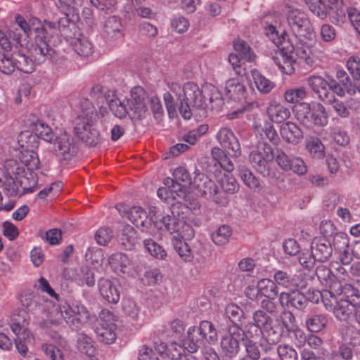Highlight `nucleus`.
I'll return each mask as SVG.
<instances>
[{
	"instance_id": "nucleus-49",
	"label": "nucleus",
	"mask_w": 360,
	"mask_h": 360,
	"mask_svg": "<svg viewBox=\"0 0 360 360\" xmlns=\"http://www.w3.org/2000/svg\"><path fill=\"white\" fill-rule=\"evenodd\" d=\"M20 161L27 168L28 170H34L39 169L40 164L39 158L35 150H20Z\"/></svg>"
},
{
	"instance_id": "nucleus-33",
	"label": "nucleus",
	"mask_w": 360,
	"mask_h": 360,
	"mask_svg": "<svg viewBox=\"0 0 360 360\" xmlns=\"http://www.w3.org/2000/svg\"><path fill=\"white\" fill-rule=\"evenodd\" d=\"M0 187L3 188L6 195L15 196L18 195V184L17 180L14 179L8 170L6 173L0 170Z\"/></svg>"
},
{
	"instance_id": "nucleus-40",
	"label": "nucleus",
	"mask_w": 360,
	"mask_h": 360,
	"mask_svg": "<svg viewBox=\"0 0 360 360\" xmlns=\"http://www.w3.org/2000/svg\"><path fill=\"white\" fill-rule=\"evenodd\" d=\"M356 307L348 302L340 301L333 308L335 316L340 321H347L351 316L354 318Z\"/></svg>"
},
{
	"instance_id": "nucleus-18",
	"label": "nucleus",
	"mask_w": 360,
	"mask_h": 360,
	"mask_svg": "<svg viewBox=\"0 0 360 360\" xmlns=\"http://www.w3.org/2000/svg\"><path fill=\"white\" fill-rule=\"evenodd\" d=\"M303 291L282 292L278 295L280 304L284 308H293L303 310L308 306L302 293Z\"/></svg>"
},
{
	"instance_id": "nucleus-15",
	"label": "nucleus",
	"mask_w": 360,
	"mask_h": 360,
	"mask_svg": "<svg viewBox=\"0 0 360 360\" xmlns=\"http://www.w3.org/2000/svg\"><path fill=\"white\" fill-rule=\"evenodd\" d=\"M129 108L133 112L134 118L140 119L146 112V92L141 86L131 90V98L127 101Z\"/></svg>"
},
{
	"instance_id": "nucleus-44",
	"label": "nucleus",
	"mask_w": 360,
	"mask_h": 360,
	"mask_svg": "<svg viewBox=\"0 0 360 360\" xmlns=\"http://www.w3.org/2000/svg\"><path fill=\"white\" fill-rule=\"evenodd\" d=\"M207 99L209 101L207 108L213 110L219 111L224 105L221 93L213 86H209L207 93Z\"/></svg>"
},
{
	"instance_id": "nucleus-37",
	"label": "nucleus",
	"mask_w": 360,
	"mask_h": 360,
	"mask_svg": "<svg viewBox=\"0 0 360 360\" xmlns=\"http://www.w3.org/2000/svg\"><path fill=\"white\" fill-rule=\"evenodd\" d=\"M271 120L276 123H281L289 118L290 115V110L279 104H271L267 109Z\"/></svg>"
},
{
	"instance_id": "nucleus-43",
	"label": "nucleus",
	"mask_w": 360,
	"mask_h": 360,
	"mask_svg": "<svg viewBox=\"0 0 360 360\" xmlns=\"http://www.w3.org/2000/svg\"><path fill=\"white\" fill-rule=\"evenodd\" d=\"M233 233L232 228L227 225H221L212 234V240L217 245H223L229 241Z\"/></svg>"
},
{
	"instance_id": "nucleus-58",
	"label": "nucleus",
	"mask_w": 360,
	"mask_h": 360,
	"mask_svg": "<svg viewBox=\"0 0 360 360\" xmlns=\"http://www.w3.org/2000/svg\"><path fill=\"white\" fill-rule=\"evenodd\" d=\"M87 261H89L93 265L96 266H101L104 261V255L101 248L96 247H90L85 254Z\"/></svg>"
},
{
	"instance_id": "nucleus-17",
	"label": "nucleus",
	"mask_w": 360,
	"mask_h": 360,
	"mask_svg": "<svg viewBox=\"0 0 360 360\" xmlns=\"http://www.w3.org/2000/svg\"><path fill=\"white\" fill-rule=\"evenodd\" d=\"M311 252L317 262H325L331 257L333 247L325 237H316L311 243Z\"/></svg>"
},
{
	"instance_id": "nucleus-13",
	"label": "nucleus",
	"mask_w": 360,
	"mask_h": 360,
	"mask_svg": "<svg viewBox=\"0 0 360 360\" xmlns=\"http://www.w3.org/2000/svg\"><path fill=\"white\" fill-rule=\"evenodd\" d=\"M335 76L336 79L331 77V91L340 97L345 96V92L350 95L356 92V88L354 85L353 80H351L345 70H338Z\"/></svg>"
},
{
	"instance_id": "nucleus-21",
	"label": "nucleus",
	"mask_w": 360,
	"mask_h": 360,
	"mask_svg": "<svg viewBox=\"0 0 360 360\" xmlns=\"http://www.w3.org/2000/svg\"><path fill=\"white\" fill-rule=\"evenodd\" d=\"M27 50L23 48L13 50V60L16 69L24 73H31L34 70V61L27 54Z\"/></svg>"
},
{
	"instance_id": "nucleus-63",
	"label": "nucleus",
	"mask_w": 360,
	"mask_h": 360,
	"mask_svg": "<svg viewBox=\"0 0 360 360\" xmlns=\"http://www.w3.org/2000/svg\"><path fill=\"white\" fill-rule=\"evenodd\" d=\"M122 311L124 314L133 320H136L139 317L140 309L136 303L131 299H124L122 302Z\"/></svg>"
},
{
	"instance_id": "nucleus-60",
	"label": "nucleus",
	"mask_w": 360,
	"mask_h": 360,
	"mask_svg": "<svg viewBox=\"0 0 360 360\" xmlns=\"http://www.w3.org/2000/svg\"><path fill=\"white\" fill-rule=\"evenodd\" d=\"M174 247L180 257L185 262H191L193 259L192 250L187 243L176 240L175 243H174Z\"/></svg>"
},
{
	"instance_id": "nucleus-12",
	"label": "nucleus",
	"mask_w": 360,
	"mask_h": 360,
	"mask_svg": "<svg viewBox=\"0 0 360 360\" xmlns=\"http://www.w3.org/2000/svg\"><path fill=\"white\" fill-rule=\"evenodd\" d=\"M239 333H237L233 325L228 327L226 333L222 335L220 341L221 349L226 357L233 358L236 356L240 351Z\"/></svg>"
},
{
	"instance_id": "nucleus-14",
	"label": "nucleus",
	"mask_w": 360,
	"mask_h": 360,
	"mask_svg": "<svg viewBox=\"0 0 360 360\" xmlns=\"http://www.w3.org/2000/svg\"><path fill=\"white\" fill-rule=\"evenodd\" d=\"M193 180L188 171L184 167H179L174 169L173 179L167 178L165 179V185L172 187L173 191H179L182 194L190 185L193 184Z\"/></svg>"
},
{
	"instance_id": "nucleus-47",
	"label": "nucleus",
	"mask_w": 360,
	"mask_h": 360,
	"mask_svg": "<svg viewBox=\"0 0 360 360\" xmlns=\"http://www.w3.org/2000/svg\"><path fill=\"white\" fill-rule=\"evenodd\" d=\"M225 312L231 322V325H240L245 319L243 309L234 303L229 304L225 309Z\"/></svg>"
},
{
	"instance_id": "nucleus-34",
	"label": "nucleus",
	"mask_w": 360,
	"mask_h": 360,
	"mask_svg": "<svg viewBox=\"0 0 360 360\" xmlns=\"http://www.w3.org/2000/svg\"><path fill=\"white\" fill-rule=\"evenodd\" d=\"M272 60L279 69L286 74H290L293 70L292 63H294V60L291 53L277 51L275 52V55L272 57Z\"/></svg>"
},
{
	"instance_id": "nucleus-9",
	"label": "nucleus",
	"mask_w": 360,
	"mask_h": 360,
	"mask_svg": "<svg viewBox=\"0 0 360 360\" xmlns=\"http://www.w3.org/2000/svg\"><path fill=\"white\" fill-rule=\"evenodd\" d=\"M35 44L30 49L32 57L34 63L39 64L45 61L46 56H51L53 50L51 49L46 41V30L44 26L36 28Z\"/></svg>"
},
{
	"instance_id": "nucleus-61",
	"label": "nucleus",
	"mask_w": 360,
	"mask_h": 360,
	"mask_svg": "<svg viewBox=\"0 0 360 360\" xmlns=\"http://www.w3.org/2000/svg\"><path fill=\"white\" fill-rule=\"evenodd\" d=\"M307 96V91L304 87L296 89H290L285 91L284 94L285 100L291 103H298Z\"/></svg>"
},
{
	"instance_id": "nucleus-64",
	"label": "nucleus",
	"mask_w": 360,
	"mask_h": 360,
	"mask_svg": "<svg viewBox=\"0 0 360 360\" xmlns=\"http://www.w3.org/2000/svg\"><path fill=\"white\" fill-rule=\"evenodd\" d=\"M39 235L51 245L59 244L62 240V232L58 229H49L45 233L40 231Z\"/></svg>"
},
{
	"instance_id": "nucleus-53",
	"label": "nucleus",
	"mask_w": 360,
	"mask_h": 360,
	"mask_svg": "<svg viewBox=\"0 0 360 360\" xmlns=\"http://www.w3.org/2000/svg\"><path fill=\"white\" fill-rule=\"evenodd\" d=\"M233 47L239 55L248 62H252L255 59V54L248 43L242 39H237L233 42Z\"/></svg>"
},
{
	"instance_id": "nucleus-4",
	"label": "nucleus",
	"mask_w": 360,
	"mask_h": 360,
	"mask_svg": "<svg viewBox=\"0 0 360 360\" xmlns=\"http://www.w3.org/2000/svg\"><path fill=\"white\" fill-rule=\"evenodd\" d=\"M217 138L221 146L227 150L226 155L219 165L224 170L230 173L234 169L235 165L229 156L233 158L239 157L241 155L240 145L237 137L229 128L221 129Z\"/></svg>"
},
{
	"instance_id": "nucleus-30",
	"label": "nucleus",
	"mask_w": 360,
	"mask_h": 360,
	"mask_svg": "<svg viewBox=\"0 0 360 360\" xmlns=\"http://www.w3.org/2000/svg\"><path fill=\"white\" fill-rule=\"evenodd\" d=\"M114 326V325L109 323H106V325L104 323H101V325L95 324L94 331L98 340L107 345L113 343L116 340Z\"/></svg>"
},
{
	"instance_id": "nucleus-50",
	"label": "nucleus",
	"mask_w": 360,
	"mask_h": 360,
	"mask_svg": "<svg viewBox=\"0 0 360 360\" xmlns=\"http://www.w3.org/2000/svg\"><path fill=\"white\" fill-rule=\"evenodd\" d=\"M198 330L204 339L209 342H215L217 340L218 335L214 324L209 321H202L200 323Z\"/></svg>"
},
{
	"instance_id": "nucleus-39",
	"label": "nucleus",
	"mask_w": 360,
	"mask_h": 360,
	"mask_svg": "<svg viewBox=\"0 0 360 360\" xmlns=\"http://www.w3.org/2000/svg\"><path fill=\"white\" fill-rule=\"evenodd\" d=\"M119 242L124 249L132 250L137 243L134 229L130 226H125L119 236Z\"/></svg>"
},
{
	"instance_id": "nucleus-23",
	"label": "nucleus",
	"mask_w": 360,
	"mask_h": 360,
	"mask_svg": "<svg viewBox=\"0 0 360 360\" xmlns=\"http://www.w3.org/2000/svg\"><path fill=\"white\" fill-rule=\"evenodd\" d=\"M12 323L11 328L16 335L22 334L23 338L27 335V326L29 325V315L25 309L16 310L11 317Z\"/></svg>"
},
{
	"instance_id": "nucleus-62",
	"label": "nucleus",
	"mask_w": 360,
	"mask_h": 360,
	"mask_svg": "<svg viewBox=\"0 0 360 360\" xmlns=\"http://www.w3.org/2000/svg\"><path fill=\"white\" fill-rule=\"evenodd\" d=\"M109 108L113 115L120 119L126 117L129 110L126 105L118 98L111 99L109 102Z\"/></svg>"
},
{
	"instance_id": "nucleus-52",
	"label": "nucleus",
	"mask_w": 360,
	"mask_h": 360,
	"mask_svg": "<svg viewBox=\"0 0 360 360\" xmlns=\"http://www.w3.org/2000/svg\"><path fill=\"white\" fill-rule=\"evenodd\" d=\"M257 285L262 297H276L278 295V288L276 283L269 279H261L257 282Z\"/></svg>"
},
{
	"instance_id": "nucleus-16",
	"label": "nucleus",
	"mask_w": 360,
	"mask_h": 360,
	"mask_svg": "<svg viewBox=\"0 0 360 360\" xmlns=\"http://www.w3.org/2000/svg\"><path fill=\"white\" fill-rule=\"evenodd\" d=\"M331 77L327 76L326 79L320 76H310L307 78V84L311 90L318 95L320 100L324 102L326 100L331 98V95L334 94L331 91L330 84Z\"/></svg>"
},
{
	"instance_id": "nucleus-29",
	"label": "nucleus",
	"mask_w": 360,
	"mask_h": 360,
	"mask_svg": "<svg viewBox=\"0 0 360 360\" xmlns=\"http://www.w3.org/2000/svg\"><path fill=\"white\" fill-rule=\"evenodd\" d=\"M75 348L81 353L93 356L95 349L93 346V341L90 337L84 333H78L73 338Z\"/></svg>"
},
{
	"instance_id": "nucleus-28",
	"label": "nucleus",
	"mask_w": 360,
	"mask_h": 360,
	"mask_svg": "<svg viewBox=\"0 0 360 360\" xmlns=\"http://www.w3.org/2000/svg\"><path fill=\"white\" fill-rule=\"evenodd\" d=\"M249 160L258 173L261 174L263 176L274 178L275 175L270 169L271 160L264 159L259 153H250Z\"/></svg>"
},
{
	"instance_id": "nucleus-48",
	"label": "nucleus",
	"mask_w": 360,
	"mask_h": 360,
	"mask_svg": "<svg viewBox=\"0 0 360 360\" xmlns=\"http://www.w3.org/2000/svg\"><path fill=\"white\" fill-rule=\"evenodd\" d=\"M143 245L148 252L153 257L162 260L166 259L167 255L166 250L154 240L151 238L144 240Z\"/></svg>"
},
{
	"instance_id": "nucleus-19",
	"label": "nucleus",
	"mask_w": 360,
	"mask_h": 360,
	"mask_svg": "<svg viewBox=\"0 0 360 360\" xmlns=\"http://www.w3.org/2000/svg\"><path fill=\"white\" fill-rule=\"evenodd\" d=\"M183 346L190 353L197 352L199 349L205 347L204 336L202 335L198 328L196 327H190L187 331V336L182 340Z\"/></svg>"
},
{
	"instance_id": "nucleus-38",
	"label": "nucleus",
	"mask_w": 360,
	"mask_h": 360,
	"mask_svg": "<svg viewBox=\"0 0 360 360\" xmlns=\"http://www.w3.org/2000/svg\"><path fill=\"white\" fill-rule=\"evenodd\" d=\"M339 300L348 302L356 307L360 305V291L352 284L346 283L343 285V292Z\"/></svg>"
},
{
	"instance_id": "nucleus-3",
	"label": "nucleus",
	"mask_w": 360,
	"mask_h": 360,
	"mask_svg": "<svg viewBox=\"0 0 360 360\" xmlns=\"http://www.w3.org/2000/svg\"><path fill=\"white\" fill-rule=\"evenodd\" d=\"M294 112L297 120L307 127H324L328 124V115L320 103H300L294 107Z\"/></svg>"
},
{
	"instance_id": "nucleus-54",
	"label": "nucleus",
	"mask_w": 360,
	"mask_h": 360,
	"mask_svg": "<svg viewBox=\"0 0 360 360\" xmlns=\"http://www.w3.org/2000/svg\"><path fill=\"white\" fill-rule=\"evenodd\" d=\"M342 4L337 5V6L330 7L327 10V16H329L330 21L335 24L343 23L346 20V12L347 13V8H343Z\"/></svg>"
},
{
	"instance_id": "nucleus-56",
	"label": "nucleus",
	"mask_w": 360,
	"mask_h": 360,
	"mask_svg": "<svg viewBox=\"0 0 360 360\" xmlns=\"http://www.w3.org/2000/svg\"><path fill=\"white\" fill-rule=\"evenodd\" d=\"M306 148L314 158H320L323 156L324 146L317 137H311L307 142Z\"/></svg>"
},
{
	"instance_id": "nucleus-2",
	"label": "nucleus",
	"mask_w": 360,
	"mask_h": 360,
	"mask_svg": "<svg viewBox=\"0 0 360 360\" xmlns=\"http://www.w3.org/2000/svg\"><path fill=\"white\" fill-rule=\"evenodd\" d=\"M208 86L200 88L193 82H186L181 89L182 94H176L179 101V110L185 120L192 117L193 110L207 107L206 100Z\"/></svg>"
},
{
	"instance_id": "nucleus-57",
	"label": "nucleus",
	"mask_w": 360,
	"mask_h": 360,
	"mask_svg": "<svg viewBox=\"0 0 360 360\" xmlns=\"http://www.w3.org/2000/svg\"><path fill=\"white\" fill-rule=\"evenodd\" d=\"M288 289L289 291H303L307 288L308 282L302 274H292Z\"/></svg>"
},
{
	"instance_id": "nucleus-6",
	"label": "nucleus",
	"mask_w": 360,
	"mask_h": 360,
	"mask_svg": "<svg viewBox=\"0 0 360 360\" xmlns=\"http://www.w3.org/2000/svg\"><path fill=\"white\" fill-rule=\"evenodd\" d=\"M193 185L202 196L209 195L217 204L226 206L229 203V199L226 195L219 192L215 183L207 176L203 174L195 176L193 179Z\"/></svg>"
},
{
	"instance_id": "nucleus-42",
	"label": "nucleus",
	"mask_w": 360,
	"mask_h": 360,
	"mask_svg": "<svg viewBox=\"0 0 360 360\" xmlns=\"http://www.w3.org/2000/svg\"><path fill=\"white\" fill-rule=\"evenodd\" d=\"M34 134L38 136V140L41 139L49 143H52L57 140V137L54 135L50 127L42 121L37 120L34 123Z\"/></svg>"
},
{
	"instance_id": "nucleus-1",
	"label": "nucleus",
	"mask_w": 360,
	"mask_h": 360,
	"mask_svg": "<svg viewBox=\"0 0 360 360\" xmlns=\"http://www.w3.org/2000/svg\"><path fill=\"white\" fill-rule=\"evenodd\" d=\"M79 111L73 117L71 124L72 133L79 141L91 147H95L102 141L97 128L98 115L93 103L82 98L79 104Z\"/></svg>"
},
{
	"instance_id": "nucleus-59",
	"label": "nucleus",
	"mask_w": 360,
	"mask_h": 360,
	"mask_svg": "<svg viewBox=\"0 0 360 360\" xmlns=\"http://www.w3.org/2000/svg\"><path fill=\"white\" fill-rule=\"evenodd\" d=\"M84 0H69V27L71 23H79V10Z\"/></svg>"
},
{
	"instance_id": "nucleus-20",
	"label": "nucleus",
	"mask_w": 360,
	"mask_h": 360,
	"mask_svg": "<svg viewBox=\"0 0 360 360\" xmlns=\"http://www.w3.org/2000/svg\"><path fill=\"white\" fill-rule=\"evenodd\" d=\"M69 278L79 285L86 284L88 286H93L95 283L94 272L87 266L71 267L69 271Z\"/></svg>"
},
{
	"instance_id": "nucleus-7",
	"label": "nucleus",
	"mask_w": 360,
	"mask_h": 360,
	"mask_svg": "<svg viewBox=\"0 0 360 360\" xmlns=\"http://www.w3.org/2000/svg\"><path fill=\"white\" fill-rule=\"evenodd\" d=\"M31 29L23 17L15 16V22L7 30V37L10 42V49L14 50L22 48V39L25 40L29 37Z\"/></svg>"
},
{
	"instance_id": "nucleus-24",
	"label": "nucleus",
	"mask_w": 360,
	"mask_h": 360,
	"mask_svg": "<svg viewBox=\"0 0 360 360\" xmlns=\"http://www.w3.org/2000/svg\"><path fill=\"white\" fill-rule=\"evenodd\" d=\"M280 133L283 139L293 144L297 143L303 138L302 131L291 122L283 123L281 126Z\"/></svg>"
},
{
	"instance_id": "nucleus-27",
	"label": "nucleus",
	"mask_w": 360,
	"mask_h": 360,
	"mask_svg": "<svg viewBox=\"0 0 360 360\" xmlns=\"http://www.w3.org/2000/svg\"><path fill=\"white\" fill-rule=\"evenodd\" d=\"M103 31L107 36L112 39L120 38L123 36V27L120 18L112 15L104 22Z\"/></svg>"
},
{
	"instance_id": "nucleus-26",
	"label": "nucleus",
	"mask_w": 360,
	"mask_h": 360,
	"mask_svg": "<svg viewBox=\"0 0 360 360\" xmlns=\"http://www.w3.org/2000/svg\"><path fill=\"white\" fill-rule=\"evenodd\" d=\"M226 95L234 101H240L246 97V89L243 84L231 79L226 82Z\"/></svg>"
},
{
	"instance_id": "nucleus-5",
	"label": "nucleus",
	"mask_w": 360,
	"mask_h": 360,
	"mask_svg": "<svg viewBox=\"0 0 360 360\" xmlns=\"http://www.w3.org/2000/svg\"><path fill=\"white\" fill-rule=\"evenodd\" d=\"M288 25L300 41H313L316 37L312 24L307 15L300 10L290 11L287 17Z\"/></svg>"
},
{
	"instance_id": "nucleus-35",
	"label": "nucleus",
	"mask_w": 360,
	"mask_h": 360,
	"mask_svg": "<svg viewBox=\"0 0 360 360\" xmlns=\"http://www.w3.org/2000/svg\"><path fill=\"white\" fill-rule=\"evenodd\" d=\"M251 75L255 84L260 93L267 94L275 87V84L264 76L259 70H252Z\"/></svg>"
},
{
	"instance_id": "nucleus-25",
	"label": "nucleus",
	"mask_w": 360,
	"mask_h": 360,
	"mask_svg": "<svg viewBox=\"0 0 360 360\" xmlns=\"http://www.w3.org/2000/svg\"><path fill=\"white\" fill-rule=\"evenodd\" d=\"M233 326L243 342L255 341L263 334L261 329H259L251 321L247 323L243 328H242L241 324Z\"/></svg>"
},
{
	"instance_id": "nucleus-8",
	"label": "nucleus",
	"mask_w": 360,
	"mask_h": 360,
	"mask_svg": "<svg viewBox=\"0 0 360 360\" xmlns=\"http://www.w3.org/2000/svg\"><path fill=\"white\" fill-rule=\"evenodd\" d=\"M79 23H71L69 28V43L74 51L82 57H88L93 53V46L89 39L80 32Z\"/></svg>"
},
{
	"instance_id": "nucleus-32",
	"label": "nucleus",
	"mask_w": 360,
	"mask_h": 360,
	"mask_svg": "<svg viewBox=\"0 0 360 360\" xmlns=\"http://www.w3.org/2000/svg\"><path fill=\"white\" fill-rule=\"evenodd\" d=\"M18 144L21 150H36L39 146L38 136L30 131H22L18 134Z\"/></svg>"
},
{
	"instance_id": "nucleus-11",
	"label": "nucleus",
	"mask_w": 360,
	"mask_h": 360,
	"mask_svg": "<svg viewBox=\"0 0 360 360\" xmlns=\"http://www.w3.org/2000/svg\"><path fill=\"white\" fill-rule=\"evenodd\" d=\"M90 319V313L80 301L69 303V328L77 331Z\"/></svg>"
},
{
	"instance_id": "nucleus-31",
	"label": "nucleus",
	"mask_w": 360,
	"mask_h": 360,
	"mask_svg": "<svg viewBox=\"0 0 360 360\" xmlns=\"http://www.w3.org/2000/svg\"><path fill=\"white\" fill-rule=\"evenodd\" d=\"M284 328H286L288 331H290L289 325L284 320L282 321L281 323H271L269 325L264 331L266 336L268 342L275 344L278 342L284 333Z\"/></svg>"
},
{
	"instance_id": "nucleus-55",
	"label": "nucleus",
	"mask_w": 360,
	"mask_h": 360,
	"mask_svg": "<svg viewBox=\"0 0 360 360\" xmlns=\"http://www.w3.org/2000/svg\"><path fill=\"white\" fill-rule=\"evenodd\" d=\"M219 185L223 190L221 192L233 194L236 193L239 189V184L236 179L231 174H225L219 181Z\"/></svg>"
},
{
	"instance_id": "nucleus-10",
	"label": "nucleus",
	"mask_w": 360,
	"mask_h": 360,
	"mask_svg": "<svg viewBox=\"0 0 360 360\" xmlns=\"http://www.w3.org/2000/svg\"><path fill=\"white\" fill-rule=\"evenodd\" d=\"M179 208V203L173 204L172 207V216L165 215L161 218V224L158 226V229L161 231H167L170 233L175 232L181 233L186 231L188 237H192L194 235L193 229L184 221L175 218L174 213L175 209Z\"/></svg>"
},
{
	"instance_id": "nucleus-45",
	"label": "nucleus",
	"mask_w": 360,
	"mask_h": 360,
	"mask_svg": "<svg viewBox=\"0 0 360 360\" xmlns=\"http://www.w3.org/2000/svg\"><path fill=\"white\" fill-rule=\"evenodd\" d=\"M347 68L351 74L354 86L360 93V58L351 56L347 61Z\"/></svg>"
},
{
	"instance_id": "nucleus-36",
	"label": "nucleus",
	"mask_w": 360,
	"mask_h": 360,
	"mask_svg": "<svg viewBox=\"0 0 360 360\" xmlns=\"http://www.w3.org/2000/svg\"><path fill=\"white\" fill-rule=\"evenodd\" d=\"M328 323L327 316L323 314L310 315L305 321L307 329L313 333H318L324 329Z\"/></svg>"
},
{
	"instance_id": "nucleus-46",
	"label": "nucleus",
	"mask_w": 360,
	"mask_h": 360,
	"mask_svg": "<svg viewBox=\"0 0 360 360\" xmlns=\"http://www.w3.org/2000/svg\"><path fill=\"white\" fill-rule=\"evenodd\" d=\"M238 171L240 179L244 184L251 189H256L260 186L259 179L245 165H239Z\"/></svg>"
},
{
	"instance_id": "nucleus-22",
	"label": "nucleus",
	"mask_w": 360,
	"mask_h": 360,
	"mask_svg": "<svg viewBox=\"0 0 360 360\" xmlns=\"http://www.w3.org/2000/svg\"><path fill=\"white\" fill-rule=\"evenodd\" d=\"M98 286L101 296L109 303L116 304L119 302L120 291L112 281L103 278L98 280Z\"/></svg>"
},
{
	"instance_id": "nucleus-41",
	"label": "nucleus",
	"mask_w": 360,
	"mask_h": 360,
	"mask_svg": "<svg viewBox=\"0 0 360 360\" xmlns=\"http://www.w3.org/2000/svg\"><path fill=\"white\" fill-rule=\"evenodd\" d=\"M127 218L136 227H145L148 215L141 207H133L126 212Z\"/></svg>"
},
{
	"instance_id": "nucleus-51",
	"label": "nucleus",
	"mask_w": 360,
	"mask_h": 360,
	"mask_svg": "<svg viewBox=\"0 0 360 360\" xmlns=\"http://www.w3.org/2000/svg\"><path fill=\"white\" fill-rule=\"evenodd\" d=\"M251 322L263 332L269 325L273 323L274 321L266 311L257 309L253 313L252 321Z\"/></svg>"
}]
</instances>
